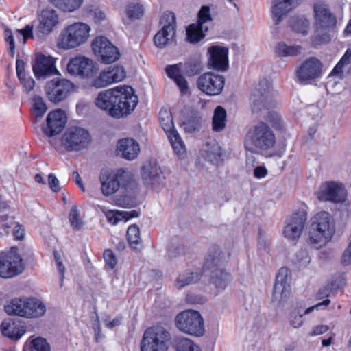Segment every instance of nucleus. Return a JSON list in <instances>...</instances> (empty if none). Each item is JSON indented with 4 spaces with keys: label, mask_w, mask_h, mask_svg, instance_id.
<instances>
[{
    "label": "nucleus",
    "mask_w": 351,
    "mask_h": 351,
    "mask_svg": "<svg viewBox=\"0 0 351 351\" xmlns=\"http://www.w3.org/2000/svg\"><path fill=\"white\" fill-rule=\"evenodd\" d=\"M113 83L122 81L126 76L125 69L121 65H116L108 68Z\"/></svg>",
    "instance_id": "50"
},
{
    "label": "nucleus",
    "mask_w": 351,
    "mask_h": 351,
    "mask_svg": "<svg viewBox=\"0 0 351 351\" xmlns=\"http://www.w3.org/2000/svg\"><path fill=\"white\" fill-rule=\"evenodd\" d=\"M351 69V49H348L341 57L338 63L333 68L331 73L332 75H341L343 73V69Z\"/></svg>",
    "instance_id": "46"
},
{
    "label": "nucleus",
    "mask_w": 351,
    "mask_h": 351,
    "mask_svg": "<svg viewBox=\"0 0 351 351\" xmlns=\"http://www.w3.org/2000/svg\"><path fill=\"white\" fill-rule=\"evenodd\" d=\"M231 280L230 274L222 268L210 271V283L219 291L224 290Z\"/></svg>",
    "instance_id": "30"
},
{
    "label": "nucleus",
    "mask_w": 351,
    "mask_h": 351,
    "mask_svg": "<svg viewBox=\"0 0 351 351\" xmlns=\"http://www.w3.org/2000/svg\"><path fill=\"white\" fill-rule=\"evenodd\" d=\"M169 339V333L163 328H149L143 334L141 351H165Z\"/></svg>",
    "instance_id": "9"
},
{
    "label": "nucleus",
    "mask_w": 351,
    "mask_h": 351,
    "mask_svg": "<svg viewBox=\"0 0 351 351\" xmlns=\"http://www.w3.org/2000/svg\"><path fill=\"white\" fill-rule=\"evenodd\" d=\"M25 305L27 318L39 317L46 312L45 305L36 298H26Z\"/></svg>",
    "instance_id": "36"
},
{
    "label": "nucleus",
    "mask_w": 351,
    "mask_h": 351,
    "mask_svg": "<svg viewBox=\"0 0 351 351\" xmlns=\"http://www.w3.org/2000/svg\"><path fill=\"white\" fill-rule=\"evenodd\" d=\"M322 66L319 59L309 57L297 68L295 74L300 82H309L321 76Z\"/></svg>",
    "instance_id": "16"
},
{
    "label": "nucleus",
    "mask_w": 351,
    "mask_h": 351,
    "mask_svg": "<svg viewBox=\"0 0 351 351\" xmlns=\"http://www.w3.org/2000/svg\"><path fill=\"white\" fill-rule=\"evenodd\" d=\"M143 14V8L139 4H130L126 8V14L130 19H138Z\"/></svg>",
    "instance_id": "55"
},
{
    "label": "nucleus",
    "mask_w": 351,
    "mask_h": 351,
    "mask_svg": "<svg viewBox=\"0 0 351 351\" xmlns=\"http://www.w3.org/2000/svg\"><path fill=\"white\" fill-rule=\"evenodd\" d=\"M267 174V170L264 166H258L254 170V176L261 179L265 178Z\"/></svg>",
    "instance_id": "64"
},
{
    "label": "nucleus",
    "mask_w": 351,
    "mask_h": 351,
    "mask_svg": "<svg viewBox=\"0 0 351 351\" xmlns=\"http://www.w3.org/2000/svg\"><path fill=\"white\" fill-rule=\"evenodd\" d=\"M91 47L97 59L101 63L111 64L120 57L118 48L104 36L96 37L92 41Z\"/></svg>",
    "instance_id": "11"
},
{
    "label": "nucleus",
    "mask_w": 351,
    "mask_h": 351,
    "mask_svg": "<svg viewBox=\"0 0 351 351\" xmlns=\"http://www.w3.org/2000/svg\"><path fill=\"white\" fill-rule=\"evenodd\" d=\"M23 259L17 252L16 247L0 256V277L13 278L21 274L24 270Z\"/></svg>",
    "instance_id": "10"
},
{
    "label": "nucleus",
    "mask_w": 351,
    "mask_h": 351,
    "mask_svg": "<svg viewBox=\"0 0 351 351\" xmlns=\"http://www.w3.org/2000/svg\"><path fill=\"white\" fill-rule=\"evenodd\" d=\"M73 86V84L66 79L52 80L46 84V97L51 102L58 104L67 97Z\"/></svg>",
    "instance_id": "14"
},
{
    "label": "nucleus",
    "mask_w": 351,
    "mask_h": 351,
    "mask_svg": "<svg viewBox=\"0 0 351 351\" xmlns=\"http://www.w3.org/2000/svg\"><path fill=\"white\" fill-rule=\"evenodd\" d=\"M271 88V84L267 79L261 80L255 86L250 97L254 112L274 107V96Z\"/></svg>",
    "instance_id": "6"
},
{
    "label": "nucleus",
    "mask_w": 351,
    "mask_h": 351,
    "mask_svg": "<svg viewBox=\"0 0 351 351\" xmlns=\"http://www.w3.org/2000/svg\"><path fill=\"white\" fill-rule=\"evenodd\" d=\"M31 351H51L50 345L47 340L38 337L32 341Z\"/></svg>",
    "instance_id": "56"
},
{
    "label": "nucleus",
    "mask_w": 351,
    "mask_h": 351,
    "mask_svg": "<svg viewBox=\"0 0 351 351\" xmlns=\"http://www.w3.org/2000/svg\"><path fill=\"white\" fill-rule=\"evenodd\" d=\"M26 298H16L8 301L4 306L5 313L9 315H17L27 318L25 305Z\"/></svg>",
    "instance_id": "32"
},
{
    "label": "nucleus",
    "mask_w": 351,
    "mask_h": 351,
    "mask_svg": "<svg viewBox=\"0 0 351 351\" xmlns=\"http://www.w3.org/2000/svg\"><path fill=\"white\" fill-rule=\"evenodd\" d=\"M90 32L88 25L81 22L74 23L61 33L59 45L65 49L77 47L87 41Z\"/></svg>",
    "instance_id": "4"
},
{
    "label": "nucleus",
    "mask_w": 351,
    "mask_h": 351,
    "mask_svg": "<svg viewBox=\"0 0 351 351\" xmlns=\"http://www.w3.org/2000/svg\"><path fill=\"white\" fill-rule=\"evenodd\" d=\"M178 328L184 332L195 336H202L204 332V320L196 311H184L176 318Z\"/></svg>",
    "instance_id": "7"
},
{
    "label": "nucleus",
    "mask_w": 351,
    "mask_h": 351,
    "mask_svg": "<svg viewBox=\"0 0 351 351\" xmlns=\"http://www.w3.org/2000/svg\"><path fill=\"white\" fill-rule=\"evenodd\" d=\"M292 261L297 266L302 267L307 265L310 263L311 258L308 252L301 249L295 254Z\"/></svg>",
    "instance_id": "52"
},
{
    "label": "nucleus",
    "mask_w": 351,
    "mask_h": 351,
    "mask_svg": "<svg viewBox=\"0 0 351 351\" xmlns=\"http://www.w3.org/2000/svg\"><path fill=\"white\" fill-rule=\"evenodd\" d=\"M18 33L23 38V43H25L29 38L32 37L33 27L31 25H26L23 29H18Z\"/></svg>",
    "instance_id": "62"
},
{
    "label": "nucleus",
    "mask_w": 351,
    "mask_h": 351,
    "mask_svg": "<svg viewBox=\"0 0 351 351\" xmlns=\"http://www.w3.org/2000/svg\"><path fill=\"white\" fill-rule=\"evenodd\" d=\"M174 347L177 351H201L199 346L188 338L180 337L176 339Z\"/></svg>",
    "instance_id": "45"
},
{
    "label": "nucleus",
    "mask_w": 351,
    "mask_h": 351,
    "mask_svg": "<svg viewBox=\"0 0 351 351\" xmlns=\"http://www.w3.org/2000/svg\"><path fill=\"white\" fill-rule=\"evenodd\" d=\"M104 258L106 263V265L110 269H114L117 264V261L115 255L114 254L113 252L110 250L107 249L104 252Z\"/></svg>",
    "instance_id": "58"
},
{
    "label": "nucleus",
    "mask_w": 351,
    "mask_h": 351,
    "mask_svg": "<svg viewBox=\"0 0 351 351\" xmlns=\"http://www.w3.org/2000/svg\"><path fill=\"white\" fill-rule=\"evenodd\" d=\"M182 71L187 77H193L198 75L203 70V65L198 58H189L183 65Z\"/></svg>",
    "instance_id": "41"
},
{
    "label": "nucleus",
    "mask_w": 351,
    "mask_h": 351,
    "mask_svg": "<svg viewBox=\"0 0 351 351\" xmlns=\"http://www.w3.org/2000/svg\"><path fill=\"white\" fill-rule=\"evenodd\" d=\"M117 176L118 182L120 183V187H128L133 181V174L126 169L120 168L114 171Z\"/></svg>",
    "instance_id": "47"
},
{
    "label": "nucleus",
    "mask_w": 351,
    "mask_h": 351,
    "mask_svg": "<svg viewBox=\"0 0 351 351\" xmlns=\"http://www.w3.org/2000/svg\"><path fill=\"white\" fill-rule=\"evenodd\" d=\"M58 23V16L54 10H43L38 25L40 32L49 34Z\"/></svg>",
    "instance_id": "31"
},
{
    "label": "nucleus",
    "mask_w": 351,
    "mask_h": 351,
    "mask_svg": "<svg viewBox=\"0 0 351 351\" xmlns=\"http://www.w3.org/2000/svg\"><path fill=\"white\" fill-rule=\"evenodd\" d=\"M48 182L49 186L53 191L58 192L60 190L59 180L53 174L51 173L49 175Z\"/></svg>",
    "instance_id": "63"
},
{
    "label": "nucleus",
    "mask_w": 351,
    "mask_h": 351,
    "mask_svg": "<svg viewBox=\"0 0 351 351\" xmlns=\"http://www.w3.org/2000/svg\"><path fill=\"white\" fill-rule=\"evenodd\" d=\"M117 150L121 154H139L138 143L131 138L120 139L117 144Z\"/></svg>",
    "instance_id": "40"
},
{
    "label": "nucleus",
    "mask_w": 351,
    "mask_h": 351,
    "mask_svg": "<svg viewBox=\"0 0 351 351\" xmlns=\"http://www.w3.org/2000/svg\"><path fill=\"white\" fill-rule=\"evenodd\" d=\"M141 176L146 185L155 186L165 180L163 171L156 160L145 161L141 167Z\"/></svg>",
    "instance_id": "22"
},
{
    "label": "nucleus",
    "mask_w": 351,
    "mask_h": 351,
    "mask_svg": "<svg viewBox=\"0 0 351 351\" xmlns=\"http://www.w3.org/2000/svg\"><path fill=\"white\" fill-rule=\"evenodd\" d=\"M210 21H213V17L210 6L202 5L197 13L196 23L204 26L206 23Z\"/></svg>",
    "instance_id": "54"
},
{
    "label": "nucleus",
    "mask_w": 351,
    "mask_h": 351,
    "mask_svg": "<svg viewBox=\"0 0 351 351\" xmlns=\"http://www.w3.org/2000/svg\"><path fill=\"white\" fill-rule=\"evenodd\" d=\"M289 271L287 267H281L276 277L274 286L272 302L277 304L284 303L290 295V285L288 282Z\"/></svg>",
    "instance_id": "18"
},
{
    "label": "nucleus",
    "mask_w": 351,
    "mask_h": 351,
    "mask_svg": "<svg viewBox=\"0 0 351 351\" xmlns=\"http://www.w3.org/2000/svg\"><path fill=\"white\" fill-rule=\"evenodd\" d=\"M300 1L301 0H274L271 7L274 23L279 24L282 17L295 8Z\"/></svg>",
    "instance_id": "26"
},
{
    "label": "nucleus",
    "mask_w": 351,
    "mask_h": 351,
    "mask_svg": "<svg viewBox=\"0 0 351 351\" xmlns=\"http://www.w3.org/2000/svg\"><path fill=\"white\" fill-rule=\"evenodd\" d=\"M162 27L154 37V43L158 47L162 48L173 40L176 35V21L173 12H165L160 20Z\"/></svg>",
    "instance_id": "12"
},
{
    "label": "nucleus",
    "mask_w": 351,
    "mask_h": 351,
    "mask_svg": "<svg viewBox=\"0 0 351 351\" xmlns=\"http://www.w3.org/2000/svg\"><path fill=\"white\" fill-rule=\"evenodd\" d=\"M138 103L134 88L128 85L118 86L101 91L95 100V106L113 118L130 114Z\"/></svg>",
    "instance_id": "1"
},
{
    "label": "nucleus",
    "mask_w": 351,
    "mask_h": 351,
    "mask_svg": "<svg viewBox=\"0 0 351 351\" xmlns=\"http://www.w3.org/2000/svg\"><path fill=\"white\" fill-rule=\"evenodd\" d=\"M127 237L130 244L133 247H136V245L138 244L141 240L138 227L136 225L130 226L127 231Z\"/></svg>",
    "instance_id": "53"
},
{
    "label": "nucleus",
    "mask_w": 351,
    "mask_h": 351,
    "mask_svg": "<svg viewBox=\"0 0 351 351\" xmlns=\"http://www.w3.org/2000/svg\"><path fill=\"white\" fill-rule=\"evenodd\" d=\"M20 64L21 61L16 60V70L17 76L21 83L25 88L26 91L29 92L34 88L35 82L32 78L26 75L23 66L21 67Z\"/></svg>",
    "instance_id": "43"
},
{
    "label": "nucleus",
    "mask_w": 351,
    "mask_h": 351,
    "mask_svg": "<svg viewBox=\"0 0 351 351\" xmlns=\"http://www.w3.org/2000/svg\"><path fill=\"white\" fill-rule=\"evenodd\" d=\"M184 254V248L182 245H171L169 248V256L171 258Z\"/></svg>",
    "instance_id": "61"
},
{
    "label": "nucleus",
    "mask_w": 351,
    "mask_h": 351,
    "mask_svg": "<svg viewBox=\"0 0 351 351\" xmlns=\"http://www.w3.org/2000/svg\"><path fill=\"white\" fill-rule=\"evenodd\" d=\"M330 302L329 299H325L323 302L317 303V304L311 306L302 313L301 310H295L291 314L289 317L290 324L295 328H300L303 324V315L311 313L315 309H319L322 306H326Z\"/></svg>",
    "instance_id": "35"
},
{
    "label": "nucleus",
    "mask_w": 351,
    "mask_h": 351,
    "mask_svg": "<svg viewBox=\"0 0 351 351\" xmlns=\"http://www.w3.org/2000/svg\"><path fill=\"white\" fill-rule=\"evenodd\" d=\"M313 12L316 34L311 40L312 45L317 47L330 42L328 31L336 27L337 19L330 12L329 6L323 1L314 3Z\"/></svg>",
    "instance_id": "2"
},
{
    "label": "nucleus",
    "mask_w": 351,
    "mask_h": 351,
    "mask_svg": "<svg viewBox=\"0 0 351 351\" xmlns=\"http://www.w3.org/2000/svg\"><path fill=\"white\" fill-rule=\"evenodd\" d=\"M251 139L253 144L261 149L267 150L274 147L276 143V137L273 131L264 122L258 123L254 128Z\"/></svg>",
    "instance_id": "17"
},
{
    "label": "nucleus",
    "mask_w": 351,
    "mask_h": 351,
    "mask_svg": "<svg viewBox=\"0 0 351 351\" xmlns=\"http://www.w3.org/2000/svg\"><path fill=\"white\" fill-rule=\"evenodd\" d=\"M307 219L306 213L302 210L293 213L287 219L283 234L291 241L298 239L302 234Z\"/></svg>",
    "instance_id": "19"
},
{
    "label": "nucleus",
    "mask_w": 351,
    "mask_h": 351,
    "mask_svg": "<svg viewBox=\"0 0 351 351\" xmlns=\"http://www.w3.org/2000/svg\"><path fill=\"white\" fill-rule=\"evenodd\" d=\"M208 27L199 23H192L186 28V38L190 43H197L205 38Z\"/></svg>",
    "instance_id": "37"
},
{
    "label": "nucleus",
    "mask_w": 351,
    "mask_h": 351,
    "mask_svg": "<svg viewBox=\"0 0 351 351\" xmlns=\"http://www.w3.org/2000/svg\"><path fill=\"white\" fill-rule=\"evenodd\" d=\"M5 40L8 45V51L10 57L14 58L15 56V43L12 32L11 29L7 28L4 31Z\"/></svg>",
    "instance_id": "57"
},
{
    "label": "nucleus",
    "mask_w": 351,
    "mask_h": 351,
    "mask_svg": "<svg viewBox=\"0 0 351 351\" xmlns=\"http://www.w3.org/2000/svg\"><path fill=\"white\" fill-rule=\"evenodd\" d=\"M111 84H113V82L108 69L101 71L92 82V85L96 88L106 87Z\"/></svg>",
    "instance_id": "48"
},
{
    "label": "nucleus",
    "mask_w": 351,
    "mask_h": 351,
    "mask_svg": "<svg viewBox=\"0 0 351 351\" xmlns=\"http://www.w3.org/2000/svg\"><path fill=\"white\" fill-rule=\"evenodd\" d=\"M334 231L335 226L331 215L325 211L318 213L311 218L307 242L312 247L319 249L330 240Z\"/></svg>",
    "instance_id": "3"
},
{
    "label": "nucleus",
    "mask_w": 351,
    "mask_h": 351,
    "mask_svg": "<svg viewBox=\"0 0 351 351\" xmlns=\"http://www.w3.org/2000/svg\"><path fill=\"white\" fill-rule=\"evenodd\" d=\"M47 106L43 99L40 96L33 98L32 112L36 118H41L47 110Z\"/></svg>",
    "instance_id": "49"
},
{
    "label": "nucleus",
    "mask_w": 351,
    "mask_h": 351,
    "mask_svg": "<svg viewBox=\"0 0 351 351\" xmlns=\"http://www.w3.org/2000/svg\"><path fill=\"white\" fill-rule=\"evenodd\" d=\"M103 213L107 219V221L112 225H116L120 221H127L131 218L138 217L139 213L136 210L119 211L115 210L102 209Z\"/></svg>",
    "instance_id": "34"
},
{
    "label": "nucleus",
    "mask_w": 351,
    "mask_h": 351,
    "mask_svg": "<svg viewBox=\"0 0 351 351\" xmlns=\"http://www.w3.org/2000/svg\"><path fill=\"white\" fill-rule=\"evenodd\" d=\"M69 219L71 226L75 230H79L83 226V221L76 206H73L69 213Z\"/></svg>",
    "instance_id": "51"
},
{
    "label": "nucleus",
    "mask_w": 351,
    "mask_h": 351,
    "mask_svg": "<svg viewBox=\"0 0 351 351\" xmlns=\"http://www.w3.org/2000/svg\"><path fill=\"white\" fill-rule=\"evenodd\" d=\"M182 63L167 65L165 68V72L167 75L174 81L180 92L184 94L188 90V82L182 75Z\"/></svg>",
    "instance_id": "28"
},
{
    "label": "nucleus",
    "mask_w": 351,
    "mask_h": 351,
    "mask_svg": "<svg viewBox=\"0 0 351 351\" xmlns=\"http://www.w3.org/2000/svg\"><path fill=\"white\" fill-rule=\"evenodd\" d=\"M93 64L91 60L84 57L78 56L70 60L67 64L68 72L74 75L82 77H88L93 72Z\"/></svg>",
    "instance_id": "25"
},
{
    "label": "nucleus",
    "mask_w": 351,
    "mask_h": 351,
    "mask_svg": "<svg viewBox=\"0 0 351 351\" xmlns=\"http://www.w3.org/2000/svg\"><path fill=\"white\" fill-rule=\"evenodd\" d=\"M89 132L80 127H69L64 132L61 143L66 151H80L87 149L91 143Z\"/></svg>",
    "instance_id": "5"
},
{
    "label": "nucleus",
    "mask_w": 351,
    "mask_h": 351,
    "mask_svg": "<svg viewBox=\"0 0 351 351\" xmlns=\"http://www.w3.org/2000/svg\"><path fill=\"white\" fill-rule=\"evenodd\" d=\"M310 23L304 17H292L289 20V26L293 32L306 35L309 29Z\"/></svg>",
    "instance_id": "42"
},
{
    "label": "nucleus",
    "mask_w": 351,
    "mask_h": 351,
    "mask_svg": "<svg viewBox=\"0 0 351 351\" xmlns=\"http://www.w3.org/2000/svg\"><path fill=\"white\" fill-rule=\"evenodd\" d=\"M32 69L34 75L37 78H45L57 72L56 60L51 56H46L43 53H38L32 64Z\"/></svg>",
    "instance_id": "24"
},
{
    "label": "nucleus",
    "mask_w": 351,
    "mask_h": 351,
    "mask_svg": "<svg viewBox=\"0 0 351 351\" xmlns=\"http://www.w3.org/2000/svg\"><path fill=\"white\" fill-rule=\"evenodd\" d=\"M186 302L191 304H202L206 302V299L202 295L189 293L186 296Z\"/></svg>",
    "instance_id": "59"
},
{
    "label": "nucleus",
    "mask_w": 351,
    "mask_h": 351,
    "mask_svg": "<svg viewBox=\"0 0 351 351\" xmlns=\"http://www.w3.org/2000/svg\"><path fill=\"white\" fill-rule=\"evenodd\" d=\"M198 89L208 96H216L221 94L225 85L223 76L213 72H206L197 80Z\"/></svg>",
    "instance_id": "13"
},
{
    "label": "nucleus",
    "mask_w": 351,
    "mask_h": 351,
    "mask_svg": "<svg viewBox=\"0 0 351 351\" xmlns=\"http://www.w3.org/2000/svg\"><path fill=\"white\" fill-rule=\"evenodd\" d=\"M228 48L219 45H213L208 49V64L214 70L226 71L228 69Z\"/></svg>",
    "instance_id": "23"
},
{
    "label": "nucleus",
    "mask_w": 351,
    "mask_h": 351,
    "mask_svg": "<svg viewBox=\"0 0 351 351\" xmlns=\"http://www.w3.org/2000/svg\"><path fill=\"white\" fill-rule=\"evenodd\" d=\"M268 121L272 123V126L277 129L281 130L282 127V120L281 117L276 113L269 112Z\"/></svg>",
    "instance_id": "60"
},
{
    "label": "nucleus",
    "mask_w": 351,
    "mask_h": 351,
    "mask_svg": "<svg viewBox=\"0 0 351 351\" xmlns=\"http://www.w3.org/2000/svg\"><path fill=\"white\" fill-rule=\"evenodd\" d=\"M66 122L65 112L62 109H56L47 114L46 123L42 126V131L48 137L55 136L62 132Z\"/></svg>",
    "instance_id": "15"
},
{
    "label": "nucleus",
    "mask_w": 351,
    "mask_h": 351,
    "mask_svg": "<svg viewBox=\"0 0 351 351\" xmlns=\"http://www.w3.org/2000/svg\"><path fill=\"white\" fill-rule=\"evenodd\" d=\"M1 329L4 336L16 341L25 332V327L23 325L11 319L3 321L1 323Z\"/></svg>",
    "instance_id": "29"
},
{
    "label": "nucleus",
    "mask_w": 351,
    "mask_h": 351,
    "mask_svg": "<svg viewBox=\"0 0 351 351\" xmlns=\"http://www.w3.org/2000/svg\"><path fill=\"white\" fill-rule=\"evenodd\" d=\"M101 190L104 195L109 196L115 193L120 188L114 171L102 169L99 176Z\"/></svg>",
    "instance_id": "27"
},
{
    "label": "nucleus",
    "mask_w": 351,
    "mask_h": 351,
    "mask_svg": "<svg viewBox=\"0 0 351 351\" xmlns=\"http://www.w3.org/2000/svg\"><path fill=\"white\" fill-rule=\"evenodd\" d=\"M201 271H185L180 274L175 280L176 287L181 290L186 286L198 282L202 278Z\"/></svg>",
    "instance_id": "33"
},
{
    "label": "nucleus",
    "mask_w": 351,
    "mask_h": 351,
    "mask_svg": "<svg viewBox=\"0 0 351 351\" xmlns=\"http://www.w3.org/2000/svg\"><path fill=\"white\" fill-rule=\"evenodd\" d=\"M302 49L301 45H287L285 42H280L275 47V52L280 57L296 56L301 53Z\"/></svg>",
    "instance_id": "39"
},
{
    "label": "nucleus",
    "mask_w": 351,
    "mask_h": 351,
    "mask_svg": "<svg viewBox=\"0 0 351 351\" xmlns=\"http://www.w3.org/2000/svg\"><path fill=\"white\" fill-rule=\"evenodd\" d=\"M160 123L167 134L175 154H185L186 147L178 131L175 129L171 111L162 108L159 112Z\"/></svg>",
    "instance_id": "8"
},
{
    "label": "nucleus",
    "mask_w": 351,
    "mask_h": 351,
    "mask_svg": "<svg viewBox=\"0 0 351 351\" xmlns=\"http://www.w3.org/2000/svg\"><path fill=\"white\" fill-rule=\"evenodd\" d=\"M230 256V252L223 250L217 245H213L209 248L204 258L203 269L214 270L221 269L226 263Z\"/></svg>",
    "instance_id": "21"
},
{
    "label": "nucleus",
    "mask_w": 351,
    "mask_h": 351,
    "mask_svg": "<svg viewBox=\"0 0 351 351\" xmlns=\"http://www.w3.org/2000/svg\"><path fill=\"white\" fill-rule=\"evenodd\" d=\"M346 197V191L343 185L335 182L323 184L317 192V197L323 202L340 203L344 202Z\"/></svg>",
    "instance_id": "20"
},
{
    "label": "nucleus",
    "mask_w": 351,
    "mask_h": 351,
    "mask_svg": "<svg viewBox=\"0 0 351 351\" xmlns=\"http://www.w3.org/2000/svg\"><path fill=\"white\" fill-rule=\"evenodd\" d=\"M59 9L71 12L81 7L83 0H51Z\"/></svg>",
    "instance_id": "44"
},
{
    "label": "nucleus",
    "mask_w": 351,
    "mask_h": 351,
    "mask_svg": "<svg viewBox=\"0 0 351 351\" xmlns=\"http://www.w3.org/2000/svg\"><path fill=\"white\" fill-rule=\"evenodd\" d=\"M226 117L227 113L225 108L221 106H217L214 110L212 119V129L214 132H219L225 129Z\"/></svg>",
    "instance_id": "38"
}]
</instances>
